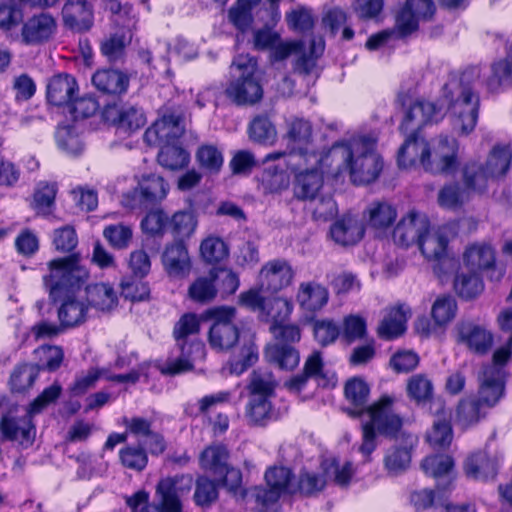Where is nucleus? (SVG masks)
<instances>
[{"instance_id":"obj_35","label":"nucleus","mask_w":512,"mask_h":512,"mask_svg":"<svg viewBox=\"0 0 512 512\" xmlns=\"http://www.w3.org/2000/svg\"><path fill=\"white\" fill-rule=\"evenodd\" d=\"M409 314L410 311L405 305L387 309L378 326V336L385 340H391L402 335L406 329L405 324Z\"/></svg>"},{"instance_id":"obj_51","label":"nucleus","mask_w":512,"mask_h":512,"mask_svg":"<svg viewBox=\"0 0 512 512\" xmlns=\"http://www.w3.org/2000/svg\"><path fill=\"white\" fill-rule=\"evenodd\" d=\"M455 292L466 300L475 298L484 289L483 281L479 273H459L454 280Z\"/></svg>"},{"instance_id":"obj_11","label":"nucleus","mask_w":512,"mask_h":512,"mask_svg":"<svg viewBox=\"0 0 512 512\" xmlns=\"http://www.w3.org/2000/svg\"><path fill=\"white\" fill-rule=\"evenodd\" d=\"M287 131L284 139L287 141V147L284 151H274L264 157V163L284 159L287 161L292 154H300L306 157L309 154H319L320 152L312 145V126L309 121L302 118H291L286 122Z\"/></svg>"},{"instance_id":"obj_20","label":"nucleus","mask_w":512,"mask_h":512,"mask_svg":"<svg viewBox=\"0 0 512 512\" xmlns=\"http://www.w3.org/2000/svg\"><path fill=\"white\" fill-rule=\"evenodd\" d=\"M162 265L172 279H184L189 276L192 262L186 245L182 242L168 244L162 253Z\"/></svg>"},{"instance_id":"obj_22","label":"nucleus","mask_w":512,"mask_h":512,"mask_svg":"<svg viewBox=\"0 0 512 512\" xmlns=\"http://www.w3.org/2000/svg\"><path fill=\"white\" fill-rule=\"evenodd\" d=\"M477 68V66H475ZM481 71V69L478 67ZM484 85L491 93H498L504 88L512 85V55L507 51L505 58L494 61L490 66V72L482 79L480 72L479 83L475 86L474 91L477 92V87Z\"/></svg>"},{"instance_id":"obj_61","label":"nucleus","mask_w":512,"mask_h":512,"mask_svg":"<svg viewBox=\"0 0 512 512\" xmlns=\"http://www.w3.org/2000/svg\"><path fill=\"white\" fill-rule=\"evenodd\" d=\"M196 157L199 165L210 173L219 172L224 163L222 151L211 144L199 147Z\"/></svg>"},{"instance_id":"obj_26","label":"nucleus","mask_w":512,"mask_h":512,"mask_svg":"<svg viewBox=\"0 0 512 512\" xmlns=\"http://www.w3.org/2000/svg\"><path fill=\"white\" fill-rule=\"evenodd\" d=\"M101 377H105L108 380L119 383H135L139 379V373L133 370L126 374L111 375L108 374L105 369L90 368L85 373H82L75 378L70 390L75 396L83 395L89 389L93 388Z\"/></svg>"},{"instance_id":"obj_21","label":"nucleus","mask_w":512,"mask_h":512,"mask_svg":"<svg viewBox=\"0 0 512 512\" xmlns=\"http://www.w3.org/2000/svg\"><path fill=\"white\" fill-rule=\"evenodd\" d=\"M480 386L476 399L484 407H494L504 394V373L500 368L486 366L479 377Z\"/></svg>"},{"instance_id":"obj_54","label":"nucleus","mask_w":512,"mask_h":512,"mask_svg":"<svg viewBox=\"0 0 512 512\" xmlns=\"http://www.w3.org/2000/svg\"><path fill=\"white\" fill-rule=\"evenodd\" d=\"M56 142L63 152L71 156L82 153L84 144L75 126H61L56 132Z\"/></svg>"},{"instance_id":"obj_41","label":"nucleus","mask_w":512,"mask_h":512,"mask_svg":"<svg viewBox=\"0 0 512 512\" xmlns=\"http://www.w3.org/2000/svg\"><path fill=\"white\" fill-rule=\"evenodd\" d=\"M83 290H85V297L89 307L92 306L101 311H109L117 304V294L109 284L85 285Z\"/></svg>"},{"instance_id":"obj_58","label":"nucleus","mask_w":512,"mask_h":512,"mask_svg":"<svg viewBox=\"0 0 512 512\" xmlns=\"http://www.w3.org/2000/svg\"><path fill=\"white\" fill-rule=\"evenodd\" d=\"M469 190L474 191L468 187L461 188L458 184L446 185L438 193V203L442 208L456 210L468 200Z\"/></svg>"},{"instance_id":"obj_39","label":"nucleus","mask_w":512,"mask_h":512,"mask_svg":"<svg viewBox=\"0 0 512 512\" xmlns=\"http://www.w3.org/2000/svg\"><path fill=\"white\" fill-rule=\"evenodd\" d=\"M258 361V349L251 341H244L238 354L230 358L223 366L222 372L225 375H241L250 366Z\"/></svg>"},{"instance_id":"obj_47","label":"nucleus","mask_w":512,"mask_h":512,"mask_svg":"<svg viewBox=\"0 0 512 512\" xmlns=\"http://www.w3.org/2000/svg\"><path fill=\"white\" fill-rule=\"evenodd\" d=\"M367 223L375 229L389 227L396 219L395 208L386 202H374L365 212Z\"/></svg>"},{"instance_id":"obj_36","label":"nucleus","mask_w":512,"mask_h":512,"mask_svg":"<svg viewBox=\"0 0 512 512\" xmlns=\"http://www.w3.org/2000/svg\"><path fill=\"white\" fill-rule=\"evenodd\" d=\"M64 24L75 31H87L93 24L92 6L69 0L62 9Z\"/></svg>"},{"instance_id":"obj_10","label":"nucleus","mask_w":512,"mask_h":512,"mask_svg":"<svg viewBox=\"0 0 512 512\" xmlns=\"http://www.w3.org/2000/svg\"><path fill=\"white\" fill-rule=\"evenodd\" d=\"M325 49L324 41L313 39L310 42L309 49L306 50L302 41H281L279 40L272 50V57L276 61H281L295 56L293 70L300 75H318L317 60L323 54Z\"/></svg>"},{"instance_id":"obj_13","label":"nucleus","mask_w":512,"mask_h":512,"mask_svg":"<svg viewBox=\"0 0 512 512\" xmlns=\"http://www.w3.org/2000/svg\"><path fill=\"white\" fill-rule=\"evenodd\" d=\"M429 155L424 170L432 174H452L459 167V143L441 135L428 141Z\"/></svg>"},{"instance_id":"obj_17","label":"nucleus","mask_w":512,"mask_h":512,"mask_svg":"<svg viewBox=\"0 0 512 512\" xmlns=\"http://www.w3.org/2000/svg\"><path fill=\"white\" fill-rule=\"evenodd\" d=\"M435 11L432 0H407L396 17V29L401 36L411 34L420 20L429 19Z\"/></svg>"},{"instance_id":"obj_23","label":"nucleus","mask_w":512,"mask_h":512,"mask_svg":"<svg viewBox=\"0 0 512 512\" xmlns=\"http://www.w3.org/2000/svg\"><path fill=\"white\" fill-rule=\"evenodd\" d=\"M270 3L271 22L277 23L281 17L279 3L281 0H268ZM260 0H237L228 11V19L235 28L246 31L253 22L252 9Z\"/></svg>"},{"instance_id":"obj_52","label":"nucleus","mask_w":512,"mask_h":512,"mask_svg":"<svg viewBox=\"0 0 512 512\" xmlns=\"http://www.w3.org/2000/svg\"><path fill=\"white\" fill-rule=\"evenodd\" d=\"M131 38L132 35L129 31H120L110 35L101 43L102 54L111 62L121 59Z\"/></svg>"},{"instance_id":"obj_29","label":"nucleus","mask_w":512,"mask_h":512,"mask_svg":"<svg viewBox=\"0 0 512 512\" xmlns=\"http://www.w3.org/2000/svg\"><path fill=\"white\" fill-rule=\"evenodd\" d=\"M77 94V82L69 74L55 75L48 82L47 100L55 106H68Z\"/></svg>"},{"instance_id":"obj_6","label":"nucleus","mask_w":512,"mask_h":512,"mask_svg":"<svg viewBox=\"0 0 512 512\" xmlns=\"http://www.w3.org/2000/svg\"><path fill=\"white\" fill-rule=\"evenodd\" d=\"M61 390L60 385L53 384L44 389L34 399L25 415H4L0 423L2 436L7 440L18 443L24 448L31 446L36 437V428L32 420L33 415L40 413L49 404L55 402L59 398Z\"/></svg>"},{"instance_id":"obj_31","label":"nucleus","mask_w":512,"mask_h":512,"mask_svg":"<svg viewBox=\"0 0 512 512\" xmlns=\"http://www.w3.org/2000/svg\"><path fill=\"white\" fill-rule=\"evenodd\" d=\"M463 263L474 273L492 269L496 263L494 248L485 242L473 243L463 253Z\"/></svg>"},{"instance_id":"obj_28","label":"nucleus","mask_w":512,"mask_h":512,"mask_svg":"<svg viewBox=\"0 0 512 512\" xmlns=\"http://www.w3.org/2000/svg\"><path fill=\"white\" fill-rule=\"evenodd\" d=\"M458 341L478 354H485L493 343V335L485 327L472 322L461 323L458 328Z\"/></svg>"},{"instance_id":"obj_16","label":"nucleus","mask_w":512,"mask_h":512,"mask_svg":"<svg viewBox=\"0 0 512 512\" xmlns=\"http://www.w3.org/2000/svg\"><path fill=\"white\" fill-rule=\"evenodd\" d=\"M184 132L181 117L174 113L164 114L144 133V140L149 146H164L174 143Z\"/></svg>"},{"instance_id":"obj_24","label":"nucleus","mask_w":512,"mask_h":512,"mask_svg":"<svg viewBox=\"0 0 512 512\" xmlns=\"http://www.w3.org/2000/svg\"><path fill=\"white\" fill-rule=\"evenodd\" d=\"M429 155L428 141L412 133L398 151L397 162L400 168L408 169L420 165L425 168Z\"/></svg>"},{"instance_id":"obj_44","label":"nucleus","mask_w":512,"mask_h":512,"mask_svg":"<svg viewBox=\"0 0 512 512\" xmlns=\"http://www.w3.org/2000/svg\"><path fill=\"white\" fill-rule=\"evenodd\" d=\"M487 408L476 398H466L457 407L456 422L464 429L477 424L485 417Z\"/></svg>"},{"instance_id":"obj_12","label":"nucleus","mask_w":512,"mask_h":512,"mask_svg":"<svg viewBox=\"0 0 512 512\" xmlns=\"http://www.w3.org/2000/svg\"><path fill=\"white\" fill-rule=\"evenodd\" d=\"M213 323L209 329L210 346L217 351H229L239 341L240 331L235 324L236 309L230 306L215 307L209 311Z\"/></svg>"},{"instance_id":"obj_3","label":"nucleus","mask_w":512,"mask_h":512,"mask_svg":"<svg viewBox=\"0 0 512 512\" xmlns=\"http://www.w3.org/2000/svg\"><path fill=\"white\" fill-rule=\"evenodd\" d=\"M47 267L43 285L53 302H61L58 309L61 324L67 327L81 324L89 309L83 290L89 278L87 268L81 265L77 255L53 259Z\"/></svg>"},{"instance_id":"obj_38","label":"nucleus","mask_w":512,"mask_h":512,"mask_svg":"<svg viewBox=\"0 0 512 512\" xmlns=\"http://www.w3.org/2000/svg\"><path fill=\"white\" fill-rule=\"evenodd\" d=\"M197 227L198 218L192 210L175 212L168 223V231L174 237V242L184 243L195 234Z\"/></svg>"},{"instance_id":"obj_34","label":"nucleus","mask_w":512,"mask_h":512,"mask_svg":"<svg viewBox=\"0 0 512 512\" xmlns=\"http://www.w3.org/2000/svg\"><path fill=\"white\" fill-rule=\"evenodd\" d=\"M362 222L351 215H346L337 220L330 229L332 239L343 246L354 245L364 236Z\"/></svg>"},{"instance_id":"obj_32","label":"nucleus","mask_w":512,"mask_h":512,"mask_svg":"<svg viewBox=\"0 0 512 512\" xmlns=\"http://www.w3.org/2000/svg\"><path fill=\"white\" fill-rule=\"evenodd\" d=\"M105 114L118 130L125 133H133L146 124V117L142 109L131 105L109 109Z\"/></svg>"},{"instance_id":"obj_33","label":"nucleus","mask_w":512,"mask_h":512,"mask_svg":"<svg viewBox=\"0 0 512 512\" xmlns=\"http://www.w3.org/2000/svg\"><path fill=\"white\" fill-rule=\"evenodd\" d=\"M502 457H490L487 452L480 451L471 455L465 462V473L475 480L487 481L497 474V468Z\"/></svg>"},{"instance_id":"obj_45","label":"nucleus","mask_w":512,"mask_h":512,"mask_svg":"<svg viewBox=\"0 0 512 512\" xmlns=\"http://www.w3.org/2000/svg\"><path fill=\"white\" fill-rule=\"evenodd\" d=\"M448 240L439 231H428L418 242V246L425 256L429 260H442L444 258Z\"/></svg>"},{"instance_id":"obj_5","label":"nucleus","mask_w":512,"mask_h":512,"mask_svg":"<svg viewBox=\"0 0 512 512\" xmlns=\"http://www.w3.org/2000/svg\"><path fill=\"white\" fill-rule=\"evenodd\" d=\"M200 321L193 313L184 314L175 324L173 336L179 356L160 366L165 375H176L193 368V361L204 356V345L198 340Z\"/></svg>"},{"instance_id":"obj_4","label":"nucleus","mask_w":512,"mask_h":512,"mask_svg":"<svg viewBox=\"0 0 512 512\" xmlns=\"http://www.w3.org/2000/svg\"><path fill=\"white\" fill-rule=\"evenodd\" d=\"M194 485L191 475H175L161 479L156 487L157 505H149V494L143 490L126 498L132 512H182L183 500Z\"/></svg>"},{"instance_id":"obj_42","label":"nucleus","mask_w":512,"mask_h":512,"mask_svg":"<svg viewBox=\"0 0 512 512\" xmlns=\"http://www.w3.org/2000/svg\"><path fill=\"white\" fill-rule=\"evenodd\" d=\"M92 83L102 92L118 94L126 91L128 78L118 70L104 69L93 75Z\"/></svg>"},{"instance_id":"obj_50","label":"nucleus","mask_w":512,"mask_h":512,"mask_svg":"<svg viewBox=\"0 0 512 512\" xmlns=\"http://www.w3.org/2000/svg\"><path fill=\"white\" fill-rule=\"evenodd\" d=\"M269 361L277 364L281 369L292 370L299 364L298 351L286 344L276 343L266 350Z\"/></svg>"},{"instance_id":"obj_56","label":"nucleus","mask_w":512,"mask_h":512,"mask_svg":"<svg viewBox=\"0 0 512 512\" xmlns=\"http://www.w3.org/2000/svg\"><path fill=\"white\" fill-rule=\"evenodd\" d=\"M40 368L35 364L17 366L10 377V387L13 392H24L31 388L38 377Z\"/></svg>"},{"instance_id":"obj_49","label":"nucleus","mask_w":512,"mask_h":512,"mask_svg":"<svg viewBox=\"0 0 512 512\" xmlns=\"http://www.w3.org/2000/svg\"><path fill=\"white\" fill-rule=\"evenodd\" d=\"M139 189L142 198L146 202L154 203L166 198L169 192V185L163 177L151 174L142 178L139 183Z\"/></svg>"},{"instance_id":"obj_40","label":"nucleus","mask_w":512,"mask_h":512,"mask_svg":"<svg viewBox=\"0 0 512 512\" xmlns=\"http://www.w3.org/2000/svg\"><path fill=\"white\" fill-rule=\"evenodd\" d=\"M413 439L405 445L390 447L384 456V468L389 475L396 476L405 472L411 463Z\"/></svg>"},{"instance_id":"obj_27","label":"nucleus","mask_w":512,"mask_h":512,"mask_svg":"<svg viewBox=\"0 0 512 512\" xmlns=\"http://www.w3.org/2000/svg\"><path fill=\"white\" fill-rule=\"evenodd\" d=\"M56 21L48 13L30 17L23 25L21 36L26 44H39L49 40L56 31Z\"/></svg>"},{"instance_id":"obj_18","label":"nucleus","mask_w":512,"mask_h":512,"mask_svg":"<svg viewBox=\"0 0 512 512\" xmlns=\"http://www.w3.org/2000/svg\"><path fill=\"white\" fill-rule=\"evenodd\" d=\"M428 228L429 221L425 215L410 211L395 227L394 242L404 247L418 244Z\"/></svg>"},{"instance_id":"obj_64","label":"nucleus","mask_w":512,"mask_h":512,"mask_svg":"<svg viewBox=\"0 0 512 512\" xmlns=\"http://www.w3.org/2000/svg\"><path fill=\"white\" fill-rule=\"evenodd\" d=\"M189 296L196 302H209L216 296L217 290L214 284V276L200 277L189 287Z\"/></svg>"},{"instance_id":"obj_8","label":"nucleus","mask_w":512,"mask_h":512,"mask_svg":"<svg viewBox=\"0 0 512 512\" xmlns=\"http://www.w3.org/2000/svg\"><path fill=\"white\" fill-rule=\"evenodd\" d=\"M234 79L225 90L226 96L237 105L255 104L263 97V89L255 76L256 60L249 55H238L232 65Z\"/></svg>"},{"instance_id":"obj_46","label":"nucleus","mask_w":512,"mask_h":512,"mask_svg":"<svg viewBox=\"0 0 512 512\" xmlns=\"http://www.w3.org/2000/svg\"><path fill=\"white\" fill-rule=\"evenodd\" d=\"M200 256L208 264H217L229 255V247L225 241L215 235H209L200 243Z\"/></svg>"},{"instance_id":"obj_2","label":"nucleus","mask_w":512,"mask_h":512,"mask_svg":"<svg viewBox=\"0 0 512 512\" xmlns=\"http://www.w3.org/2000/svg\"><path fill=\"white\" fill-rule=\"evenodd\" d=\"M479 80L480 70L476 67L451 73L436 102L417 99L407 107L400 129L417 130L440 122L448 113L452 131L468 136L479 118L480 96L474 91Z\"/></svg>"},{"instance_id":"obj_59","label":"nucleus","mask_w":512,"mask_h":512,"mask_svg":"<svg viewBox=\"0 0 512 512\" xmlns=\"http://www.w3.org/2000/svg\"><path fill=\"white\" fill-rule=\"evenodd\" d=\"M250 138L263 145H273L277 139V131L267 117L258 116L249 126Z\"/></svg>"},{"instance_id":"obj_19","label":"nucleus","mask_w":512,"mask_h":512,"mask_svg":"<svg viewBox=\"0 0 512 512\" xmlns=\"http://www.w3.org/2000/svg\"><path fill=\"white\" fill-rule=\"evenodd\" d=\"M345 398L351 407L346 408L347 413L352 417H361L367 419V412L381 402L387 395L382 396L377 402L372 405H367L370 387L367 382L360 377H353L349 379L344 387Z\"/></svg>"},{"instance_id":"obj_55","label":"nucleus","mask_w":512,"mask_h":512,"mask_svg":"<svg viewBox=\"0 0 512 512\" xmlns=\"http://www.w3.org/2000/svg\"><path fill=\"white\" fill-rule=\"evenodd\" d=\"M55 182H40L34 192V209L38 214L49 215L52 213L57 194Z\"/></svg>"},{"instance_id":"obj_57","label":"nucleus","mask_w":512,"mask_h":512,"mask_svg":"<svg viewBox=\"0 0 512 512\" xmlns=\"http://www.w3.org/2000/svg\"><path fill=\"white\" fill-rule=\"evenodd\" d=\"M276 381L271 372L254 370L250 375L248 390L250 396H263L273 398L275 394Z\"/></svg>"},{"instance_id":"obj_63","label":"nucleus","mask_w":512,"mask_h":512,"mask_svg":"<svg viewBox=\"0 0 512 512\" xmlns=\"http://www.w3.org/2000/svg\"><path fill=\"white\" fill-rule=\"evenodd\" d=\"M366 319L358 314H350L343 318L340 333L348 342L362 339L366 335Z\"/></svg>"},{"instance_id":"obj_30","label":"nucleus","mask_w":512,"mask_h":512,"mask_svg":"<svg viewBox=\"0 0 512 512\" xmlns=\"http://www.w3.org/2000/svg\"><path fill=\"white\" fill-rule=\"evenodd\" d=\"M296 300L303 310L317 312L327 305L329 301V291L318 282H302L299 284Z\"/></svg>"},{"instance_id":"obj_7","label":"nucleus","mask_w":512,"mask_h":512,"mask_svg":"<svg viewBox=\"0 0 512 512\" xmlns=\"http://www.w3.org/2000/svg\"><path fill=\"white\" fill-rule=\"evenodd\" d=\"M393 402L392 397L383 398L380 403L367 412V419H363V442L359 450L364 457L368 458L377 446L376 432L393 436L401 429L402 419L395 413Z\"/></svg>"},{"instance_id":"obj_37","label":"nucleus","mask_w":512,"mask_h":512,"mask_svg":"<svg viewBox=\"0 0 512 512\" xmlns=\"http://www.w3.org/2000/svg\"><path fill=\"white\" fill-rule=\"evenodd\" d=\"M268 165L260 176V186L264 193H279L290 185V177L284 159Z\"/></svg>"},{"instance_id":"obj_14","label":"nucleus","mask_w":512,"mask_h":512,"mask_svg":"<svg viewBox=\"0 0 512 512\" xmlns=\"http://www.w3.org/2000/svg\"><path fill=\"white\" fill-rule=\"evenodd\" d=\"M265 480L269 489L256 488L254 491L256 502L264 507L275 504L283 493L293 492V474L287 467H270L265 473Z\"/></svg>"},{"instance_id":"obj_43","label":"nucleus","mask_w":512,"mask_h":512,"mask_svg":"<svg viewBox=\"0 0 512 512\" xmlns=\"http://www.w3.org/2000/svg\"><path fill=\"white\" fill-rule=\"evenodd\" d=\"M245 416L252 425H265L273 416L271 398L257 395L250 396L245 408Z\"/></svg>"},{"instance_id":"obj_9","label":"nucleus","mask_w":512,"mask_h":512,"mask_svg":"<svg viewBox=\"0 0 512 512\" xmlns=\"http://www.w3.org/2000/svg\"><path fill=\"white\" fill-rule=\"evenodd\" d=\"M512 160V148L509 145H496L491 150L485 168L472 163L464 168L463 179L468 188L482 192L489 178H497L506 174Z\"/></svg>"},{"instance_id":"obj_60","label":"nucleus","mask_w":512,"mask_h":512,"mask_svg":"<svg viewBox=\"0 0 512 512\" xmlns=\"http://www.w3.org/2000/svg\"><path fill=\"white\" fill-rule=\"evenodd\" d=\"M457 310V304L451 296H440L432 305L431 315L435 325L438 327L446 326L451 322Z\"/></svg>"},{"instance_id":"obj_1","label":"nucleus","mask_w":512,"mask_h":512,"mask_svg":"<svg viewBox=\"0 0 512 512\" xmlns=\"http://www.w3.org/2000/svg\"><path fill=\"white\" fill-rule=\"evenodd\" d=\"M377 140L374 133L355 134L334 143L327 152L306 157L290 155L284 162L293 175L295 198L315 199L323 187L325 173L334 177L347 174L355 185L376 180L383 167L376 151Z\"/></svg>"},{"instance_id":"obj_53","label":"nucleus","mask_w":512,"mask_h":512,"mask_svg":"<svg viewBox=\"0 0 512 512\" xmlns=\"http://www.w3.org/2000/svg\"><path fill=\"white\" fill-rule=\"evenodd\" d=\"M158 162L170 170L182 169L189 163V154L175 143L164 145L158 153Z\"/></svg>"},{"instance_id":"obj_25","label":"nucleus","mask_w":512,"mask_h":512,"mask_svg":"<svg viewBox=\"0 0 512 512\" xmlns=\"http://www.w3.org/2000/svg\"><path fill=\"white\" fill-rule=\"evenodd\" d=\"M124 423L127 432L137 438L140 444L146 446L152 454L162 453L165 449L163 437L151 428V422L145 418H126Z\"/></svg>"},{"instance_id":"obj_62","label":"nucleus","mask_w":512,"mask_h":512,"mask_svg":"<svg viewBox=\"0 0 512 512\" xmlns=\"http://www.w3.org/2000/svg\"><path fill=\"white\" fill-rule=\"evenodd\" d=\"M293 311V303L287 298L275 297L266 302V310L263 311L272 321V325L284 323Z\"/></svg>"},{"instance_id":"obj_15","label":"nucleus","mask_w":512,"mask_h":512,"mask_svg":"<svg viewBox=\"0 0 512 512\" xmlns=\"http://www.w3.org/2000/svg\"><path fill=\"white\" fill-rule=\"evenodd\" d=\"M294 275V270L288 261L284 259L270 260L262 266L259 272L260 290L277 293L291 285Z\"/></svg>"},{"instance_id":"obj_48","label":"nucleus","mask_w":512,"mask_h":512,"mask_svg":"<svg viewBox=\"0 0 512 512\" xmlns=\"http://www.w3.org/2000/svg\"><path fill=\"white\" fill-rule=\"evenodd\" d=\"M228 451L223 445H211L200 455L201 467L216 476L228 464Z\"/></svg>"}]
</instances>
